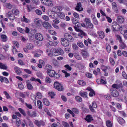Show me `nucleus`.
Here are the masks:
<instances>
[{
	"mask_svg": "<svg viewBox=\"0 0 127 127\" xmlns=\"http://www.w3.org/2000/svg\"><path fill=\"white\" fill-rule=\"evenodd\" d=\"M112 30L113 32H115L116 31L120 30V25L116 22H114L112 24Z\"/></svg>",
	"mask_w": 127,
	"mask_h": 127,
	"instance_id": "nucleus-1",
	"label": "nucleus"
},
{
	"mask_svg": "<svg viewBox=\"0 0 127 127\" xmlns=\"http://www.w3.org/2000/svg\"><path fill=\"white\" fill-rule=\"evenodd\" d=\"M54 85L55 88L59 91H62L64 89L62 85L57 82H55Z\"/></svg>",
	"mask_w": 127,
	"mask_h": 127,
	"instance_id": "nucleus-2",
	"label": "nucleus"
},
{
	"mask_svg": "<svg viewBox=\"0 0 127 127\" xmlns=\"http://www.w3.org/2000/svg\"><path fill=\"white\" fill-rule=\"evenodd\" d=\"M67 111L70 114L72 115L73 117H74L75 114L74 113L76 114H78L79 113V110L77 108H73L72 109V110L69 109L67 110Z\"/></svg>",
	"mask_w": 127,
	"mask_h": 127,
	"instance_id": "nucleus-3",
	"label": "nucleus"
},
{
	"mask_svg": "<svg viewBox=\"0 0 127 127\" xmlns=\"http://www.w3.org/2000/svg\"><path fill=\"white\" fill-rule=\"evenodd\" d=\"M66 39L62 38L61 39V44L64 47L68 46L69 45V42Z\"/></svg>",
	"mask_w": 127,
	"mask_h": 127,
	"instance_id": "nucleus-4",
	"label": "nucleus"
},
{
	"mask_svg": "<svg viewBox=\"0 0 127 127\" xmlns=\"http://www.w3.org/2000/svg\"><path fill=\"white\" fill-rule=\"evenodd\" d=\"M54 53L57 55H60L64 54V52L61 48H59L57 49H54Z\"/></svg>",
	"mask_w": 127,
	"mask_h": 127,
	"instance_id": "nucleus-5",
	"label": "nucleus"
},
{
	"mask_svg": "<svg viewBox=\"0 0 127 127\" xmlns=\"http://www.w3.org/2000/svg\"><path fill=\"white\" fill-rule=\"evenodd\" d=\"M110 91L111 94L113 97H117L119 95L118 92L116 89H112L110 90Z\"/></svg>",
	"mask_w": 127,
	"mask_h": 127,
	"instance_id": "nucleus-6",
	"label": "nucleus"
},
{
	"mask_svg": "<svg viewBox=\"0 0 127 127\" xmlns=\"http://www.w3.org/2000/svg\"><path fill=\"white\" fill-rule=\"evenodd\" d=\"M81 52L83 58H86L89 56V54L84 50H82Z\"/></svg>",
	"mask_w": 127,
	"mask_h": 127,
	"instance_id": "nucleus-7",
	"label": "nucleus"
},
{
	"mask_svg": "<svg viewBox=\"0 0 127 127\" xmlns=\"http://www.w3.org/2000/svg\"><path fill=\"white\" fill-rule=\"evenodd\" d=\"M27 113L28 115L31 117H35L37 116L38 114L35 111H33L31 113L29 111L27 112Z\"/></svg>",
	"mask_w": 127,
	"mask_h": 127,
	"instance_id": "nucleus-8",
	"label": "nucleus"
},
{
	"mask_svg": "<svg viewBox=\"0 0 127 127\" xmlns=\"http://www.w3.org/2000/svg\"><path fill=\"white\" fill-rule=\"evenodd\" d=\"M64 37L67 40L72 42L73 40L72 37L69 34L65 33L64 34Z\"/></svg>",
	"mask_w": 127,
	"mask_h": 127,
	"instance_id": "nucleus-9",
	"label": "nucleus"
},
{
	"mask_svg": "<svg viewBox=\"0 0 127 127\" xmlns=\"http://www.w3.org/2000/svg\"><path fill=\"white\" fill-rule=\"evenodd\" d=\"M35 38L36 39L39 41H42L43 39L42 35L39 33H36L35 34Z\"/></svg>",
	"mask_w": 127,
	"mask_h": 127,
	"instance_id": "nucleus-10",
	"label": "nucleus"
},
{
	"mask_svg": "<svg viewBox=\"0 0 127 127\" xmlns=\"http://www.w3.org/2000/svg\"><path fill=\"white\" fill-rule=\"evenodd\" d=\"M44 4L47 6H52L53 5V2L51 0H46Z\"/></svg>",
	"mask_w": 127,
	"mask_h": 127,
	"instance_id": "nucleus-11",
	"label": "nucleus"
},
{
	"mask_svg": "<svg viewBox=\"0 0 127 127\" xmlns=\"http://www.w3.org/2000/svg\"><path fill=\"white\" fill-rule=\"evenodd\" d=\"M34 123L39 127H40L41 126H44L45 124V123L42 120H40L39 121L37 120H35L34 122Z\"/></svg>",
	"mask_w": 127,
	"mask_h": 127,
	"instance_id": "nucleus-12",
	"label": "nucleus"
},
{
	"mask_svg": "<svg viewBox=\"0 0 127 127\" xmlns=\"http://www.w3.org/2000/svg\"><path fill=\"white\" fill-rule=\"evenodd\" d=\"M42 25L44 27L47 29H50L52 27L51 25L46 22H43L42 24Z\"/></svg>",
	"mask_w": 127,
	"mask_h": 127,
	"instance_id": "nucleus-13",
	"label": "nucleus"
},
{
	"mask_svg": "<svg viewBox=\"0 0 127 127\" xmlns=\"http://www.w3.org/2000/svg\"><path fill=\"white\" fill-rule=\"evenodd\" d=\"M54 49H47L46 50L47 54L50 57H51L54 55Z\"/></svg>",
	"mask_w": 127,
	"mask_h": 127,
	"instance_id": "nucleus-14",
	"label": "nucleus"
},
{
	"mask_svg": "<svg viewBox=\"0 0 127 127\" xmlns=\"http://www.w3.org/2000/svg\"><path fill=\"white\" fill-rule=\"evenodd\" d=\"M47 74L50 77H52L55 76V72L53 70H49L47 71Z\"/></svg>",
	"mask_w": 127,
	"mask_h": 127,
	"instance_id": "nucleus-15",
	"label": "nucleus"
},
{
	"mask_svg": "<svg viewBox=\"0 0 127 127\" xmlns=\"http://www.w3.org/2000/svg\"><path fill=\"white\" fill-rule=\"evenodd\" d=\"M75 9L79 11H81L83 10V8L82 7V5L80 2L78 3L76 7L75 8Z\"/></svg>",
	"mask_w": 127,
	"mask_h": 127,
	"instance_id": "nucleus-16",
	"label": "nucleus"
},
{
	"mask_svg": "<svg viewBox=\"0 0 127 127\" xmlns=\"http://www.w3.org/2000/svg\"><path fill=\"white\" fill-rule=\"evenodd\" d=\"M7 17L9 19L11 20H13L14 19L15 16L11 12H9L7 13Z\"/></svg>",
	"mask_w": 127,
	"mask_h": 127,
	"instance_id": "nucleus-17",
	"label": "nucleus"
},
{
	"mask_svg": "<svg viewBox=\"0 0 127 127\" xmlns=\"http://www.w3.org/2000/svg\"><path fill=\"white\" fill-rule=\"evenodd\" d=\"M117 21L118 23H122L124 22V19L122 16H119L117 17Z\"/></svg>",
	"mask_w": 127,
	"mask_h": 127,
	"instance_id": "nucleus-18",
	"label": "nucleus"
},
{
	"mask_svg": "<svg viewBox=\"0 0 127 127\" xmlns=\"http://www.w3.org/2000/svg\"><path fill=\"white\" fill-rule=\"evenodd\" d=\"M58 43L59 41H58L53 40L50 41L49 42V44L50 45L56 46Z\"/></svg>",
	"mask_w": 127,
	"mask_h": 127,
	"instance_id": "nucleus-19",
	"label": "nucleus"
},
{
	"mask_svg": "<svg viewBox=\"0 0 127 127\" xmlns=\"http://www.w3.org/2000/svg\"><path fill=\"white\" fill-rule=\"evenodd\" d=\"M14 69L16 73L18 75H20L22 73V71L20 68L17 66H15Z\"/></svg>",
	"mask_w": 127,
	"mask_h": 127,
	"instance_id": "nucleus-20",
	"label": "nucleus"
},
{
	"mask_svg": "<svg viewBox=\"0 0 127 127\" xmlns=\"http://www.w3.org/2000/svg\"><path fill=\"white\" fill-rule=\"evenodd\" d=\"M34 21L35 24L38 26H40L42 24L41 20L37 18L34 19Z\"/></svg>",
	"mask_w": 127,
	"mask_h": 127,
	"instance_id": "nucleus-21",
	"label": "nucleus"
},
{
	"mask_svg": "<svg viewBox=\"0 0 127 127\" xmlns=\"http://www.w3.org/2000/svg\"><path fill=\"white\" fill-rule=\"evenodd\" d=\"M21 20L22 21L27 23H29L30 22L29 19L26 18L25 16H23V17L21 18Z\"/></svg>",
	"mask_w": 127,
	"mask_h": 127,
	"instance_id": "nucleus-22",
	"label": "nucleus"
},
{
	"mask_svg": "<svg viewBox=\"0 0 127 127\" xmlns=\"http://www.w3.org/2000/svg\"><path fill=\"white\" fill-rule=\"evenodd\" d=\"M97 33L99 35V37L101 38H103L104 36V34L103 32L101 31H98Z\"/></svg>",
	"mask_w": 127,
	"mask_h": 127,
	"instance_id": "nucleus-23",
	"label": "nucleus"
},
{
	"mask_svg": "<svg viewBox=\"0 0 127 127\" xmlns=\"http://www.w3.org/2000/svg\"><path fill=\"white\" fill-rule=\"evenodd\" d=\"M57 15L58 16V17L62 19H64L65 17V15L64 13L62 12H60L58 13Z\"/></svg>",
	"mask_w": 127,
	"mask_h": 127,
	"instance_id": "nucleus-24",
	"label": "nucleus"
},
{
	"mask_svg": "<svg viewBox=\"0 0 127 127\" xmlns=\"http://www.w3.org/2000/svg\"><path fill=\"white\" fill-rule=\"evenodd\" d=\"M85 119L88 122H90L92 120V118L91 115H89L87 116L86 118H85Z\"/></svg>",
	"mask_w": 127,
	"mask_h": 127,
	"instance_id": "nucleus-25",
	"label": "nucleus"
},
{
	"mask_svg": "<svg viewBox=\"0 0 127 127\" xmlns=\"http://www.w3.org/2000/svg\"><path fill=\"white\" fill-rule=\"evenodd\" d=\"M12 12L13 15L15 14L16 15H18L19 14V11L16 8H14L12 9Z\"/></svg>",
	"mask_w": 127,
	"mask_h": 127,
	"instance_id": "nucleus-26",
	"label": "nucleus"
},
{
	"mask_svg": "<svg viewBox=\"0 0 127 127\" xmlns=\"http://www.w3.org/2000/svg\"><path fill=\"white\" fill-rule=\"evenodd\" d=\"M7 67V66L6 65L2 63H0V68L6 70Z\"/></svg>",
	"mask_w": 127,
	"mask_h": 127,
	"instance_id": "nucleus-27",
	"label": "nucleus"
},
{
	"mask_svg": "<svg viewBox=\"0 0 127 127\" xmlns=\"http://www.w3.org/2000/svg\"><path fill=\"white\" fill-rule=\"evenodd\" d=\"M43 102L44 104L47 106H48L50 104V102L46 98H44L43 100Z\"/></svg>",
	"mask_w": 127,
	"mask_h": 127,
	"instance_id": "nucleus-28",
	"label": "nucleus"
},
{
	"mask_svg": "<svg viewBox=\"0 0 127 127\" xmlns=\"http://www.w3.org/2000/svg\"><path fill=\"white\" fill-rule=\"evenodd\" d=\"M122 83H121L119 85H118L117 84H113L112 86V87L114 88L118 89L119 88L122 87Z\"/></svg>",
	"mask_w": 127,
	"mask_h": 127,
	"instance_id": "nucleus-29",
	"label": "nucleus"
},
{
	"mask_svg": "<svg viewBox=\"0 0 127 127\" xmlns=\"http://www.w3.org/2000/svg\"><path fill=\"white\" fill-rule=\"evenodd\" d=\"M118 121L119 123L121 124H124L125 122V121L121 117H119L118 118Z\"/></svg>",
	"mask_w": 127,
	"mask_h": 127,
	"instance_id": "nucleus-30",
	"label": "nucleus"
},
{
	"mask_svg": "<svg viewBox=\"0 0 127 127\" xmlns=\"http://www.w3.org/2000/svg\"><path fill=\"white\" fill-rule=\"evenodd\" d=\"M37 106L38 108L40 109H42V104L41 101L40 100H38L37 101Z\"/></svg>",
	"mask_w": 127,
	"mask_h": 127,
	"instance_id": "nucleus-31",
	"label": "nucleus"
},
{
	"mask_svg": "<svg viewBox=\"0 0 127 127\" xmlns=\"http://www.w3.org/2000/svg\"><path fill=\"white\" fill-rule=\"evenodd\" d=\"M28 11L30 12L32 11L34 8V7L31 5H27Z\"/></svg>",
	"mask_w": 127,
	"mask_h": 127,
	"instance_id": "nucleus-32",
	"label": "nucleus"
},
{
	"mask_svg": "<svg viewBox=\"0 0 127 127\" xmlns=\"http://www.w3.org/2000/svg\"><path fill=\"white\" fill-rule=\"evenodd\" d=\"M45 80V82L47 83H50L52 82L51 79L48 76H47L46 77Z\"/></svg>",
	"mask_w": 127,
	"mask_h": 127,
	"instance_id": "nucleus-33",
	"label": "nucleus"
},
{
	"mask_svg": "<svg viewBox=\"0 0 127 127\" xmlns=\"http://www.w3.org/2000/svg\"><path fill=\"white\" fill-rule=\"evenodd\" d=\"M86 25L87 28L91 29H93V25L91 22L86 24Z\"/></svg>",
	"mask_w": 127,
	"mask_h": 127,
	"instance_id": "nucleus-34",
	"label": "nucleus"
},
{
	"mask_svg": "<svg viewBox=\"0 0 127 127\" xmlns=\"http://www.w3.org/2000/svg\"><path fill=\"white\" fill-rule=\"evenodd\" d=\"M53 11H51L52 12H54L55 13L57 14L59 13V11L58 9L57 6H55L53 8Z\"/></svg>",
	"mask_w": 127,
	"mask_h": 127,
	"instance_id": "nucleus-35",
	"label": "nucleus"
},
{
	"mask_svg": "<svg viewBox=\"0 0 127 127\" xmlns=\"http://www.w3.org/2000/svg\"><path fill=\"white\" fill-rule=\"evenodd\" d=\"M27 49L29 50L33 49L34 47L33 45L31 43H29L27 46Z\"/></svg>",
	"mask_w": 127,
	"mask_h": 127,
	"instance_id": "nucleus-36",
	"label": "nucleus"
},
{
	"mask_svg": "<svg viewBox=\"0 0 127 127\" xmlns=\"http://www.w3.org/2000/svg\"><path fill=\"white\" fill-rule=\"evenodd\" d=\"M87 93L86 92H83L80 93V95L82 97H87Z\"/></svg>",
	"mask_w": 127,
	"mask_h": 127,
	"instance_id": "nucleus-37",
	"label": "nucleus"
},
{
	"mask_svg": "<svg viewBox=\"0 0 127 127\" xmlns=\"http://www.w3.org/2000/svg\"><path fill=\"white\" fill-rule=\"evenodd\" d=\"M54 12H52V14L49 15V17L53 19H55L56 18L57 15Z\"/></svg>",
	"mask_w": 127,
	"mask_h": 127,
	"instance_id": "nucleus-38",
	"label": "nucleus"
},
{
	"mask_svg": "<svg viewBox=\"0 0 127 127\" xmlns=\"http://www.w3.org/2000/svg\"><path fill=\"white\" fill-rule=\"evenodd\" d=\"M75 99L78 102H81L82 100V98L79 96H77L75 97Z\"/></svg>",
	"mask_w": 127,
	"mask_h": 127,
	"instance_id": "nucleus-39",
	"label": "nucleus"
},
{
	"mask_svg": "<svg viewBox=\"0 0 127 127\" xmlns=\"http://www.w3.org/2000/svg\"><path fill=\"white\" fill-rule=\"evenodd\" d=\"M1 37L2 41L3 42H5L7 40V36L4 34H2L1 36Z\"/></svg>",
	"mask_w": 127,
	"mask_h": 127,
	"instance_id": "nucleus-40",
	"label": "nucleus"
},
{
	"mask_svg": "<svg viewBox=\"0 0 127 127\" xmlns=\"http://www.w3.org/2000/svg\"><path fill=\"white\" fill-rule=\"evenodd\" d=\"M106 49L108 52L109 53L110 52L111 48L110 46L108 44H106Z\"/></svg>",
	"mask_w": 127,
	"mask_h": 127,
	"instance_id": "nucleus-41",
	"label": "nucleus"
},
{
	"mask_svg": "<svg viewBox=\"0 0 127 127\" xmlns=\"http://www.w3.org/2000/svg\"><path fill=\"white\" fill-rule=\"evenodd\" d=\"M74 56L76 59L78 60H80L82 59L81 56L77 53L75 54L74 55Z\"/></svg>",
	"mask_w": 127,
	"mask_h": 127,
	"instance_id": "nucleus-42",
	"label": "nucleus"
},
{
	"mask_svg": "<svg viewBox=\"0 0 127 127\" xmlns=\"http://www.w3.org/2000/svg\"><path fill=\"white\" fill-rule=\"evenodd\" d=\"M78 83L79 84L82 86H84L86 84L85 82L82 80H79L78 81Z\"/></svg>",
	"mask_w": 127,
	"mask_h": 127,
	"instance_id": "nucleus-43",
	"label": "nucleus"
},
{
	"mask_svg": "<svg viewBox=\"0 0 127 127\" xmlns=\"http://www.w3.org/2000/svg\"><path fill=\"white\" fill-rule=\"evenodd\" d=\"M18 110L24 116H26L25 112L24 110L20 108H19Z\"/></svg>",
	"mask_w": 127,
	"mask_h": 127,
	"instance_id": "nucleus-44",
	"label": "nucleus"
},
{
	"mask_svg": "<svg viewBox=\"0 0 127 127\" xmlns=\"http://www.w3.org/2000/svg\"><path fill=\"white\" fill-rule=\"evenodd\" d=\"M3 94L5 95L7 99H11V98L9 94L6 91H4Z\"/></svg>",
	"mask_w": 127,
	"mask_h": 127,
	"instance_id": "nucleus-45",
	"label": "nucleus"
},
{
	"mask_svg": "<svg viewBox=\"0 0 127 127\" xmlns=\"http://www.w3.org/2000/svg\"><path fill=\"white\" fill-rule=\"evenodd\" d=\"M106 126L108 127H112V125L111 122L110 121H107L106 122Z\"/></svg>",
	"mask_w": 127,
	"mask_h": 127,
	"instance_id": "nucleus-46",
	"label": "nucleus"
},
{
	"mask_svg": "<svg viewBox=\"0 0 127 127\" xmlns=\"http://www.w3.org/2000/svg\"><path fill=\"white\" fill-rule=\"evenodd\" d=\"M27 86L28 89L29 90H32L33 89V87L32 85L29 83H28Z\"/></svg>",
	"mask_w": 127,
	"mask_h": 127,
	"instance_id": "nucleus-47",
	"label": "nucleus"
},
{
	"mask_svg": "<svg viewBox=\"0 0 127 127\" xmlns=\"http://www.w3.org/2000/svg\"><path fill=\"white\" fill-rule=\"evenodd\" d=\"M62 123L64 127H69V124L67 123L64 121H62Z\"/></svg>",
	"mask_w": 127,
	"mask_h": 127,
	"instance_id": "nucleus-48",
	"label": "nucleus"
},
{
	"mask_svg": "<svg viewBox=\"0 0 127 127\" xmlns=\"http://www.w3.org/2000/svg\"><path fill=\"white\" fill-rule=\"evenodd\" d=\"M49 95L51 97V98H54L55 95V94L53 92H49Z\"/></svg>",
	"mask_w": 127,
	"mask_h": 127,
	"instance_id": "nucleus-49",
	"label": "nucleus"
},
{
	"mask_svg": "<svg viewBox=\"0 0 127 127\" xmlns=\"http://www.w3.org/2000/svg\"><path fill=\"white\" fill-rule=\"evenodd\" d=\"M116 36L117 38V40H119L120 42H122V40L121 36L118 35H116Z\"/></svg>",
	"mask_w": 127,
	"mask_h": 127,
	"instance_id": "nucleus-50",
	"label": "nucleus"
},
{
	"mask_svg": "<svg viewBox=\"0 0 127 127\" xmlns=\"http://www.w3.org/2000/svg\"><path fill=\"white\" fill-rule=\"evenodd\" d=\"M9 47V46L7 45H4L2 46V48L6 52L8 51V49Z\"/></svg>",
	"mask_w": 127,
	"mask_h": 127,
	"instance_id": "nucleus-51",
	"label": "nucleus"
},
{
	"mask_svg": "<svg viewBox=\"0 0 127 127\" xmlns=\"http://www.w3.org/2000/svg\"><path fill=\"white\" fill-rule=\"evenodd\" d=\"M62 72L63 73H64L65 75V76L66 77H67L68 76H69L70 75V73H67L66 71L65 70H62Z\"/></svg>",
	"mask_w": 127,
	"mask_h": 127,
	"instance_id": "nucleus-52",
	"label": "nucleus"
},
{
	"mask_svg": "<svg viewBox=\"0 0 127 127\" xmlns=\"http://www.w3.org/2000/svg\"><path fill=\"white\" fill-rule=\"evenodd\" d=\"M5 6L9 9H11L12 7V5L8 3H6L5 4Z\"/></svg>",
	"mask_w": 127,
	"mask_h": 127,
	"instance_id": "nucleus-53",
	"label": "nucleus"
},
{
	"mask_svg": "<svg viewBox=\"0 0 127 127\" xmlns=\"http://www.w3.org/2000/svg\"><path fill=\"white\" fill-rule=\"evenodd\" d=\"M17 29L18 31L21 33H25V30L23 29L20 27H18L17 28Z\"/></svg>",
	"mask_w": 127,
	"mask_h": 127,
	"instance_id": "nucleus-54",
	"label": "nucleus"
},
{
	"mask_svg": "<svg viewBox=\"0 0 127 127\" xmlns=\"http://www.w3.org/2000/svg\"><path fill=\"white\" fill-rule=\"evenodd\" d=\"M36 97L39 98L40 99L42 97V95L41 93L38 92L36 93Z\"/></svg>",
	"mask_w": 127,
	"mask_h": 127,
	"instance_id": "nucleus-55",
	"label": "nucleus"
},
{
	"mask_svg": "<svg viewBox=\"0 0 127 127\" xmlns=\"http://www.w3.org/2000/svg\"><path fill=\"white\" fill-rule=\"evenodd\" d=\"M121 44L120 45V47L122 49H124L125 48L126 46L125 43L123 41L122 42H120Z\"/></svg>",
	"mask_w": 127,
	"mask_h": 127,
	"instance_id": "nucleus-56",
	"label": "nucleus"
},
{
	"mask_svg": "<svg viewBox=\"0 0 127 127\" xmlns=\"http://www.w3.org/2000/svg\"><path fill=\"white\" fill-rule=\"evenodd\" d=\"M51 34L53 35H56V32L53 30H49L48 31Z\"/></svg>",
	"mask_w": 127,
	"mask_h": 127,
	"instance_id": "nucleus-57",
	"label": "nucleus"
},
{
	"mask_svg": "<svg viewBox=\"0 0 127 127\" xmlns=\"http://www.w3.org/2000/svg\"><path fill=\"white\" fill-rule=\"evenodd\" d=\"M42 18L43 19L46 21H48L49 20L48 17L46 15H43L42 16Z\"/></svg>",
	"mask_w": 127,
	"mask_h": 127,
	"instance_id": "nucleus-58",
	"label": "nucleus"
},
{
	"mask_svg": "<svg viewBox=\"0 0 127 127\" xmlns=\"http://www.w3.org/2000/svg\"><path fill=\"white\" fill-rule=\"evenodd\" d=\"M18 86L19 88L21 90H22L24 88V87L21 82L18 84Z\"/></svg>",
	"mask_w": 127,
	"mask_h": 127,
	"instance_id": "nucleus-59",
	"label": "nucleus"
},
{
	"mask_svg": "<svg viewBox=\"0 0 127 127\" xmlns=\"http://www.w3.org/2000/svg\"><path fill=\"white\" fill-rule=\"evenodd\" d=\"M78 45L80 47L82 48L84 47V45L83 43L79 41L77 43Z\"/></svg>",
	"mask_w": 127,
	"mask_h": 127,
	"instance_id": "nucleus-60",
	"label": "nucleus"
},
{
	"mask_svg": "<svg viewBox=\"0 0 127 127\" xmlns=\"http://www.w3.org/2000/svg\"><path fill=\"white\" fill-rule=\"evenodd\" d=\"M35 12L36 14L38 15H40L42 14L41 11L38 9H37L35 10Z\"/></svg>",
	"mask_w": 127,
	"mask_h": 127,
	"instance_id": "nucleus-61",
	"label": "nucleus"
},
{
	"mask_svg": "<svg viewBox=\"0 0 127 127\" xmlns=\"http://www.w3.org/2000/svg\"><path fill=\"white\" fill-rule=\"evenodd\" d=\"M101 69L103 71L105 72L108 69V68L105 66L102 65L101 66Z\"/></svg>",
	"mask_w": 127,
	"mask_h": 127,
	"instance_id": "nucleus-62",
	"label": "nucleus"
},
{
	"mask_svg": "<svg viewBox=\"0 0 127 127\" xmlns=\"http://www.w3.org/2000/svg\"><path fill=\"white\" fill-rule=\"evenodd\" d=\"M64 67L67 70L70 71L71 70L72 68L68 64H66L65 65Z\"/></svg>",
	"mask_w": 127,
	"mask_h": 127,
	"instance_id": "nucleus-63",
	"label": "nucleus"
},
{
	"mask_svg": "<svg viewBox=\"0 0 127 127\" xmlns=\"http://www.w3.org/2000/svg\"><path fill=\"white\" fill-rule=\"evenodd\" d=\"M127 27V26L125 25H123L122 26H120V30L121 31H123Z\"/></svg>",
	"mask_w": 127,
	"mask_h": 127,
	"instance_id": "nucleus-64",
	"label": "nucleus"
}]
</instances>
